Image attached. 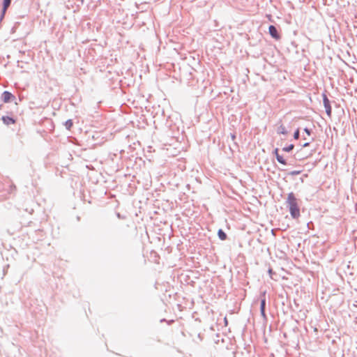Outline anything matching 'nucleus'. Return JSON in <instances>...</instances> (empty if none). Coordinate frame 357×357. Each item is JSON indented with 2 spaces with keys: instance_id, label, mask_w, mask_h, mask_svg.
I'll list each match as a JSON object with an SVG mask.
<instances>
[{
  "instance_id": "1",
  "label": "nucleus",
  "mask_w": 357,
  "mask_h": 357,
  "mask_svg": "<svg viewBox=\"0 0 357 357\" xmlns=\"http://www.w3.org/2000/svg\"><path fill=\"white\" fill-rule=\"evenodd\" d=\"M287 202L288 204L289 213L293 218H297L300 216V210L297 204L296 199L293 192H289L287 196Z\"/></svg>"
},
{
  "instance_id": "2",
  "label": "nucleus",
  "mask_w": 357,
  "mask_h": 357,
  "mask_svg": "<svg viewBox=\"0 0 357 357\" xmlns=\"http://www.w3.org/2000/svg\"><path fill=\"white\" fill-rule=\"evenodd\" d=\"M322 98H323V103H324V108L326 110V113L328 115V116L330 117L331 115V107L330 105V101L324 93H322Z\"/></svg>"
},
{
  "instance_id": "3",
  "label": "nucleus",
  "mask_w": 357,
  "mask_h": 357,
  "mask_svg": "<svg viewBox=\"0 0 357 357\" xmlns=\"http://www.w3.org/2000/svg\"><path fill=\"white\" fill-rule=\"evenodd\" d=\"M15 96L9 91H5L2 93V100L4 102H8L12 100H15Z\"/></svg>"
},
{
  "instance_id": "4",
  "label": "nucleus",
  "mask_w": 357,
  "mask_h": 357,
  "mask_svg": "<svg viewBox=\"0 0 357 357\" xmlns=\"http://www.w3.org/2000/svg\"><path fill=\"white\" fill-rule=\"evenodd\" d=\"M268 32L270 35L275 39H279L280 36L278 33L276 28L273 25H271L268 27Z\"/></svg>"
},
{
  "instance_id": "5",
  "label": "nucleus",
  "mask_w": 357,
  "mask_h": 357,
  "mask_svg": "<svg viewBox=\"0 0 357 357\" xmlns=\"http://www.w3.org/2000/svg\"><path fill=\"white\" fill-rule=\"evenodd\" d=\"M1 119H2L3 122L6 125L15 123V120L12 117H10V116H2Z\"/></svg>"
},
{
  "instance_id": "6",
  "label": "nucleus",
  "mask_w": 357,
  "mask_h": 357,
  "mask_svg": "<svg viewBox=\"0 0 357 357\" xmlns=\"http://www.w3.org/2000/svg\"><path fill=\"white\" fill-rule=\"evenodd\" d=\"M10 3V0H3V8L2 16L4 15L6 10Z\"/></svg>"
},
{
  "instance_id": "7",
  "label": "nucleus",
  "mask_w": 357,
  "mask_h": 357,
  "mask_svg": "<svg viewBox=\"0 0 357 357\" xmlns=\"http://www.w3.org/2000/svg\"><path fill=\"white\" fill-rule=\"evenodd\" d=\"M264 307H265V300L263 299L261 301V305H260V311H261V314L263 317H265Z\"/></svg>"
},
{
  "instance_id": "8",
  "label": "nucleus",
  "mask_w": 357,
  "mask_h": 357,
  "mask_svg": "<svg viewBox=\"0 0 357 357\" xmlns=\"http://www.w3.org/2000/svg\"><path fill=\"white\" fill-rule=\"evenodd\" d=\"M218 235L220 240H225L226 238V234L222 229L218 230Z\"/></svg>"
},
{
  "instance_id": "9",
  "label": "nucleus",
  "mask_w": 357,
  "mask_h": 357,
  "mask_svg": "<svg viewBox=\"0 0 357 357\" xmlns=\"http://www.w3.org/2000/svg\"><path fill=\"white\" fill-rule=\"evenodd\" d=\"M278 132L280 133V134H282V135H287V131L286 128L282 125L279 126V128H278Z\"/></svg>"
},
{
  "instance_id": "10",
  "label": "nucleus",
  "mask_w": 357,
  "mask_h": 357,
  "mask_svg": "<svg viewBox=\"0 0 357 357\" xmlns=\"http://www.w3.org/2000/svg\"><path fill=\"white\" fill-rule=\"evenodd\" d=\"M276 159L279 163L282 164V165L286 164V162H285L284 159L282 158V156H281L280 155H277Z\"/></svg>"
},
{
  "instance_id": "11",
  "label": "nucleus",
  "mask_w": 357,
  "mask_h": 357,
  "mask_svg": "<svg viewBox=\"0 0 357 357\" xmlns=\"http://www.w3.org/2000/svg\"><path fill=\"white\" fill-rule=\"evenodd\" d=\"M293 148H294V145L293 144H289V146L284 147L282 149V150L284 151L289 152V151H291L293 149Z\"/></svg>"
},
{
  "instance_id": "12",
  "label": "nucleus",
  "mask_w": 357,
  "mask_h": 357,
  "mask_svg": "<svg viewBox=\"0 0 357 357\" xmlns=\"http://www.w3.org/2000/svg\"><path fill=\"white\" fill-rule=\"evenodd\" d=\"M65 126H66V128H68V129L70 128V127L73 126L72 120H70V119L67 120L65 122Z\"/></svg>"
},
{
  "instance_id": "13",
  "label": "nucleus",
  "mask_w": 357,
  "mask_h": 357,
  "mask_svg": "<svg viewBox=\"0 0 357 357\" xmlns=\"http://www.w3.org/2000/svg\"><path fill=\"white\" fill-rule=\"evenodd\" d=\"M298 137H299V130H298V129H297V130L294 132V138L296 139H298Z\"/></svg>"
},
{
  "instance_id": "14",
  "label": "nucleus",
  "mask_w": 357,
  "mask_h": 357,
  "mask_svg": "<svg viewBox=\"0 0 357 357\" xmlns=\"http://www.w3.org/2000/svg\"><path fill=\"white\" fill-rule=\"evenodd\" d=\"M304 131H305V132L307 135H310V130H309L307 128H304Z\"/></svg>"
},
{
  "instance_id": "15",
  "label": "nucleus",
  "mask_w": 357,
  "mask_h": 357,
  "mask_svg": "<svg viewBox=\"0 0 357 357\" xmlns=\"http://www.w3.org/2000/svg\"><path fill=\"white\" fill-rule=\"evenodd\" d=\"M274 154L275 155V157H277V155H279L278 154V149L276 148L275 150H274Z\"/></svg>"
},
{
  "instance_id": "16",
  "label": "nucleus",
  "mask_w": 357,
  "mask_h": 357,
  "mask_svg": "<svg viewBox=\"0 0 357 357\" xmlns=\"http://www.w3.org/2000/svg\"><path fill=\"white\" fill-rule=\"evenodd\" d=\"M268 272V274H269L270 277L272 278V269L269 268Z\"/></svg>"
},
{
  "instance_id": "17",
  "label": "nucleus",
  "mask_w": 357,
  "mask_h": 357,
  "mask_svg": "<svg viewBox=\"0 0 357 357\" xmlns=\"http://www.w3.org/2000/svg\"><path fill=\"white\" fill-rule=\"evenodd\" d=\"M308 144H309V143H308V142H306V143H305V144H303V146H308Z\"/></svg>"
},
{
  "instance_id": "18",
  "label": "nucleus",
  "mask_w": 357,
  "mask_h": 357,
  "mask_svg": "<svg viewBox=\"0 0 357 357\" xmlns=\"http://www.w3.org/2000/svg\"><path fill=\"white\" fill-rule=\"evenodd\" d=\"M84 0H81L82 2H83Z\"/></svg>"
}]
</instances>
